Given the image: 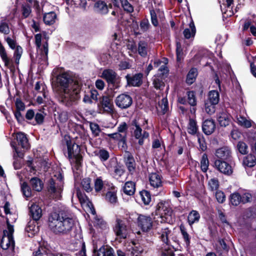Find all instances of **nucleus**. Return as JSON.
<instances>
[{
    "label": "nucleus",
    "instance_id": "obj_1",
    "mask_svg": "<svg viewBox=\"0 0 256 256\" xmlns=\"http://www.w3.org/2000/svg\"><path fill=\"white\" fill-rule=\"evenodd\" d=\"M58 87V100L66 106L76 104L80 99L81 80L80 78L72 76L68 72L58 74L56 78Z\"/></svg>",
    "mask_w": 256,
    "mask_h": 256
},
{
    "label": "nucleus",
    "instance_id": "obj_2",
    "mask_svg": "<svg viewBox=\"0 0 256 256\" xmlns=\"http://www.w3.org/2000/svg\"><path fill=\"white\" fill-rule=\"evenodd\" d=\"M74 226V220L70 214L64 212L54 213L48 218V226L56 234H67Z\"/></svg>",
    "mask_w": 256,
    "mask_h": 256
},
{
    "label": "nucleus",
    "instance_id": "obj_3",
    "mask_svg": "<svg viewBox=\"0 0 256 256\" xmlns=\"http://www.w3.org/2000/svg\"><path fill=\"white\" fill-rule=\"evenodd\" d=\"M62 180V174L58 173V176L55 175L54 178L48 180V190L52 198L58 200L60 198L64 184Z\"/></svg>",
    "mask_w": 256,
    "mask_h": 256
},
{
    "label": "nucleus",
    "instance_id": "obj_4",
    "mask_svg": "<svg viewBox=\"0 0 256 256\" xmlns=\"http://www.w3.org/2000/svg\"><path fill=\"white\" fill-rule=\"evenodd\" d=\"M64 141L68 148V158L71 162H76L79 166L82 160L79 146L72 141L69 137L65 136Z\"/></svg>",
    "mask_w": 256,
    "mask_h": 256
},
{
    "label": "nucleus",
    "instance_id": "obj_5",
    "mask_svg": "<svg viewBox=\"0 0 256 256\" xmlns=\"http://www.w3.org/2000/svg\"><path fill=\"white\" fill-rule=\"evenodd\" d=\"M8 229L4 230V235L2 238L0 246L3 250L10 249L13 250L14 246V241L13 238L14 228L9 222L7 221Z\"/></svg>",
    "mask_w": 256,
    "mask_h": 256
},
{
    "label": "nucleus",
    "instance_id": "obj_6",
    "mask_svg": "<svg viewBox=\"0 0 256 256\" xmlns=\"http://www.w3.org/2000/svg\"><path fill=\"white\" fill-rule=\"evenodd\" d=\"M102 78H104L110 86L114 88H118L120 86V78L112 70H104L102 74Z\"/></svg>",
    "mask_w": 256,
    "mask_h": 256
},
{
    "label": "nucleus",
    "instance_id": "obj_7",
    "mask_svg": "<svg viewBox=\"0 0 256 256\" xmlns=\"http://www.w3.org/2000/svg\"><path fill=\"white\" fill-rule=\"evenodd\" d=\"M114 231L117 238L125 239L127 238L128 228L124 220L118 217L116 218Z\"/></svg>",
    "mask_w": 256,
    "mask_h": 256
},
{
    "label": "nucleus",
    "instance_id": "obj_8",
    "mask_svg": "<svg viewBox=\"0 0 256 256\" xmlns=\"http://www.w3.org/2000/svg\"><path fill=\"white\" fill-rule=\"evenodd\" d=\"M131 125L132 126V130L133 136L138 140V144L140 145H142L144 140L148 138L149 134L145 130L142 131L140 124H138L136 120L132 121Z\"/></svg>",
    "mask_w": 256,
    "mask_h": 256
},
{
    "label": "nucleus",
    "instance_id": "obj_9",
    "mask_svg": "<svg viewBox=\"0 0 256 256\" xmlns=\"http://www.w3.org/2000/svg\"><path fill=\"white\" fill-rule=\"evenodd\" d=\"M156 214L159 215L163 220L170 222L172 220L173 212L167 204L160 202L156 206Z\"/></svg>",
    "mask_w": 256,
    "mask_h": 256
},
{
    "label": "nucleus",
    "instance_id": "obj_10",
    "mask_svg": "<svg viewBox=\"0 0 256 256\" xmlns=\"http://www.w3.org/2000/svg\"><path fill=\"white\" fill-rule=\"evenodd\" d=\"M132 103V97L127 94H122L118 96L115 100V104L121 109L129 108Z\"/></svg>",
    "mask_w": 256,
    "mask_h": 256
},
{
    "label": "nucleus",
    "instance_id": "obj_11",
    "mask_svg": "<svg viewBox=\"0 0 256 256\" xmlns=\"http://www.w3.org/2000/svg\"><path fill=\"white\" fill-rule=\"evenodd\" d=\"M138 225L143 232H148L152 228V219L149 216L140 214L138 218Z\"/></svg>",
    "mask_w": 256,
    "mask_h": 256
},
{
    "label": "nucleus",
    "instance_id": "obj_12",
    "mask_svg": "<svg viewBox=\"0 0 256 256\" xmlns=\"http://www.w3.org/2000/svg\"><path fill=\"white\" fill-rule=\"evenodd\" d=\"M142 74L138 73L133 76L127 74L126 76V78L129 86H140L142 82Z\"/></svg>",
    "mask_w": 256,
    "mask_h": 256
},
{
    "label": "nucleus",
    "instance_id": "obj_13",
    "mask_svg": "<svg viewBox=\"0 0 256 256\" xmlns=\"http://www.w3.org/2000/svg\"><path fill=\"white\" fill-rule=\"evenodd\" d=\"M216 168L220 172L226 175H230L232 173V166L224 161L217 160L214 162Z\"/></svg>",
    "mask_w": 256,
    "mask_h": 256
},
{
    "label": "nucleus",
    "instance_id": "obj_14",
    "mask_svg": "<svg viewBox=\"0 0 256 256\" xmlns=\"http://www.w3.org/2000/svg\"><path fill=\"white\" fill-rule=\"evenodd\" d=\"M41 42H42V34H38L35 35V42L37 48L40 49L41 54L43 57V58L45 60H47L48 54V43L46 42L42 45L41 48Z\"/></svg>",
    "mask_w": 256,
    "mask_h": 256
},
{
    "label": "nucleus",
    "instance_id": "obj_15",
    "mask_svg": "<svg viewBox=\"0 0 256 256\" xmlns=\"http://www.w3.org/2000/svg\"><path fill=\"white\" fill-rule=\"evenodd\" d=\"M114 250L108 246H102L100 248L94 246L93 256H110L114 253Z\"/></svg>",
    "mask_w": 256,
    "mask_h": 256
},
{
    "label": "nucleus",
    "instance_id": "obj_16",
    "mask_svg": "<svg viewBox=\"0 0 256 256\" xmlns=\"http://www.w3.org/2000/svg\"><path fill=\"white\" fill-rule=\"evenodd\" d=\"M100 102L104 110L109 113L113 112L114 105L112 99L108 96H103L100 98Z\"/></svg>",
    "mask_w": 256,
    "mask_h": 256
},
{
    "label": "nucleus",
    "instance_id": "obj_17",
    "mask_svg": "<svg viewBox=\"0 0 256 256\" xmlns=\"http://www.w3.org/2000/svg\"><path fill=\"white\" fill-rule=\"evenodd\" d=\"M216 156L222 160H228L231 156V151L230 148L227 146H224L216 150Z\"/></svg>",
    "mask_w": 256,
    "mask_h": 256
},
{
    "label": "nucleus",
    "instance_id": "obj_18",
    "mask_svg": "<svg viewBox=\"0 0 256 256\" xmlns=\"http://www.w3.org/2000/svg\"><path fill=\"white\" fill-rule=\"evenodd\" d=\"M30 216L34 220H38L42 216L41 208L36 204L33 203L30 207Z\"/></svg>",
    "mask_w": 256,
    "mask_h": 256
},
{
    "label": "nucleus",
    "instance_id": "obj_19",
    "mask_svg": "<svg viewBox=\"0 0 256 256\" xmlns=\"http://www.w3.org/2000/svg\"><path fill=\"white\" fill-rule=\"evenodd\" d=\"M124 163L130 172H132L136 168V162L132 156L128 152H126L124 155Z\"/></svg>",
    "mask_w": 256,
    "mask_h": 256
},
{
    "label": "nucleus",
    "instance_id": "obj_20",
    "mask_svg": "<svg viewBox=\"0 0 256 256\" xmlns=\"http://www.w3.org/2000/svg\"><path fill=\"white\" fill-rule=\"evenodd\" d=\"M202 130L206 135L211 134L214 130L216 125L214 122L212 120H206L202 124Z\"/></svg>",
    "mask_w": 256,
    "mask_h": 256
},
{
    "label": "nucleus",
    "instance_id": "obj_21",
    "mask_svg": "<svg viewBox=\"0 0 256 256\" xmlns=\"http://www.w3.org/2000/svg\"><path fill=\"white\" fill-rule=\"evenodd\" d=\"M26 230L29 233L28 236H32L39 232V226L38 225L37 220L30 221L26 228Z\"/></svg>",
    "mask_w": 256,
    "mask_h": 256
},
{
    "label": "nucleus",
    "instance_id": "obj_22",
    "mask_svg": "<svg viewBox=\"0 0 256 256\" xmlns=\"http://www.w3.org/2000/svg\"><path fill=\"white\" fill-rule=\"evenodd\" d=\"M0 56L5 66L8 68H12L13 66L12 60L8 57L4 48L1 44H0Z\"/></svg>",
    "mask_w": 256,
    "mask_h": 256
},
{
    "label": "nucleus",
    "instance_id": "obj_23",
    "mask_svg": "<svg viewBox=\"0 0 256 256\" xmlns=\"http://www.w3.org/2000/svg\"><path fill=\"white\" fill-rule=\"evenodd\" d=\"M16 139L18 144L24 149L28 150L30 146L28 140L26 135L22 132H18L16 134Z\"/></svg>",
    "mask_w": 256,
    "mask_h": 256
},
{
    "label": "nucleus",
    "instance_id": "obj_24",
    "mask_svg": "<svg viewBox=\"0 0 256 256\" xmlns=\"http://www.w3.org/2000/svg\"><path fill=\"white\" fill-rule=\"evenodd\" d=\"M149 50L148 44L144 40H140L138 45L137 51L142 57L146 58Z\"/></svg>",
    "mask_w": 256,
    "mask_h": 256
},
{
    "label": "nucleus",
    "instance_id": "obj_25",
    "mask_svg": "<svg viewBox=\"0 0 256 256\" xmlns=\"http://www.w3.org/2000/svg\"><path fill=\"white\" fill-rule=\"evenodd\" d=\"M150 184L154 188H159L162 186L161 176L157 173H152L149 176Z\"/></svg>",
    "mask_w": 256,
    "mask_h": 256
},
{
    "label": "nucleus",
    "instance_id": "obj_26",
    "mask_svg": "<svg viewBox=\"0 0 256 256\" xmlns=\"http://www.w3.org/2000/svg\"><path fill=\"white\" fill-rule=\"evenodd\" d=\"M112 7V4H110L108 6L104 2L101 0H98L94 4L96 10L103 14H107L108 12V8H111Z\"/></svg>",
    "mask_w": 256,
    "mask_h": 256
},
{
    "label": "nucleus",
    "instance_id": "obj_27",
    "mask_svg": "<svg viewBox=\"0 0 256 256\" xmlns=\"http://www.w3.org/2000/svg\"><path fill=\"white\" fill-rule=\"evenodd\" d=\"M218 120L221 126L226 127L230 124V116L226 112H220L218 114Z\"/></svg>",
    "mask_w": 256,
    "mask_h": 256
},
{
    "label": "nucleus",
    "instance_id": "obj_28",
    "mask_svg": "<svg viewBox=\"0 0 256 256\" xmlns=\"http://www.w3.org/2000/svg\"><path fill=\"white\" fill-rule=\"evenodd\" d=\"M196 32V30L194 23L192 22L189 24V28L184 30L183 34L186 38L189 39L194 36Z\"/></svg>",
    "mask_w": 256,
    "mask_h": 256
},
{
    "label": "nucleus",
    "instance_id": "obj_29",
    "mask_svg": "<svg viewBox=\"0 0 256 256\" xmlns=\"http://www.w3.org/2000/svg\"><path fill=\"white\" fill-rule=\"evenodd\" d=\"M136 190L135 184L132 181L126 182L123 186L124 193L128 196H132Z\"/></svg>",
    "mask_w": 256,
    "mask_h": 256
},
{
    "label": "nucleus",
    "instance_id": "obj_30",
    "mask_svg": "<svg viewBox=\"0 0 256 256\" xmlns=\"http://www.w3.org/2000/svg\"><path fill=\"white\" fill-rule=\"evenodd\" d=\"M30 184L33 190L37 192H40L43 188L42 181L37 177H34L30 180Z\"/></svg>",
    "mask_w": 256,
    "mask_h": 256
},
{
    "label": "nucleus",
    "instance_id": "obj_31",
    "mask_svg": "<svg viewBox=\"0 0 256 256\" xmlns=\"http://www.w3.org/2000/svg\"><path fill=\"white\" fill-rule=\"evenodd\" d=\"M220 100V94L217 90H213L209 92L208 99L206 100L212 104H217Z\"/></svg>",
    "mask_w": 256,
    "mask_h": 256
},
{
    "label": "nucleus",
    "instance_id": "obj_32",
    "mask_svg": "<svg viewBox=\"0 0 256 256\" xmlns=\"http://www.w3.org/2000/svg\"><path fill=\"white\" fill-rule=\"evenodd\" d=\"M56 15L54 12H52L46 14L44 16V23L48 25H52L54 23Z\"/></svg>",
    "mask_w": 256,
    "mask_h": 256
},
{
    "label": "nucleus",
    "instance_id": "obj_33",
    "mask_svg": "<svg viewBox=\"0 0 256 256\" xmlns=\"http://www.w3.org/2000/svg\"><path fill=\"white\" fill-rule=\"evenodd\" d=\"M181 234L182 236V238L187 246L190 244V236L187 232V230L186 227L181 224L180 226Z\"/></svg>",
    "mask_w": 256,
    "mask_h": 256
},
{
    "label": "nucleus",
    "instance_id": "obj_34",
    "mask_svg": "<svg viewBox=\"0 0 256 256\" xmlns=\"http://www.w3.org/2000/svg\"><path fill=\"white\" fill-rule=\"evenodd\" d=\"M198 75V71L196 68H192L189 71L187 74L186 82L189 84H192L195 80Z\"/></svg>",
    "mask_w": 256,
    "mask_h": 256
},
{
    "label": "nucleus",
    "instance_id": "obj_35",
    "mask_svg": "<svg viewBox=\"0 0 256 256\" xmlns=\"http://www.w3.org/2000/svg\"><path fill=\"white\" fill-rule=\"evenodd\" d=\"M157 109L162 114H164L168 112V106L167 98H163L160 102H159Z\"/></svg>",
    "mask_w": 256,
    "mask_h": 256
},
{
    "label": "nucleus",
    "instance_id": "obj_36",
    "mask_svg": "<svg viewBox=\"0 0 256 256\" xmlns=\"http://www.w3.org/2000/svg\"><path fill=\"white\" fill-rule=\"evenodd\" d=\"M243 164L248 167L254 166L256 164V158L255 156L252 154L247 156L244 159Z\"/></svg>",
    "mask_w": 256,
    "mask_h": 256
},
{
    "label": "nucleus",
    "instance_id": "obj_37",
    "mask_svg": "<svg viewBox=\"0 0 256 256\" xmlns=\"http://www.w3.org/2000/svg\"><path fill=\"white\" fill-rule=\"evenodd\" d=\"M108 136L110 138L122 142L124 144H126V134L121 133L118 131L116 132L109 134Z\"/></svg>",
    "mask_w": 256,
    "mask_h": 256
},
{
    "label": "nucleus",
    "instance_id": "obj_38",
    "mask_svg": "<svg viewBox=\"0 0 256 256\" xmlns=\"http://www.w3.org/2000/svg\"><path fill=\"white\" fill-rule=\"evenodd\" d=\"M200 218L198 212L196 210H192L188 214V222L190 225L192 226L196 222H198Z\"/></svg>",
    "mask_w": 256,
    "mask_h": 256
},
{
    "label": "nucleus",
    "instance_id": "obj_39",
    "mask_svg": "<svg viewBox=\"0 0 256 256\" xmlns=\"http://www.w3.org/2000/svg\"><path fill=\"white\" fill-rule=\"evenodd\" d=\"M198 130V127L196 122L194 120L190 118L188 126V132L191 134H194Z\"/></svg>",
    "mask_w": 256,
    "mask_h": 256
},
{
    "label": "nucleus",
    "instance_id": "obj_40",
    "mask_svg": "<svg viewBox=\"0 0 256 256\" xmlns=\"http://www.w3.org/2000/svg\"><path fill=\"white\" fill-rule=\"evenodd\" d=\"M230 202L233 206H238L242 202L241 195L238 192H234L231 194L230 196Z\"/></svg>",
    "mask_w": 256,
    "mask_h": 256
},
{
    "label": "nucleus",
    "instance_id": "obj_41",
    "mask_svg": "<svg viewBox=\"0 0 256 256\" xmlns=\"http://www.w3.org/2000/svg\"><path fill=\"white\" fill-rule=\"evenodd\" d=\"M171 231L168 228L162 229L160 233V238L161 240L166 244H168V236Z\"/></svg>",
    "mask_w": 256,
    "mask_h": 256
},
{
    "label": "nucleus",
    "instance_id": "obj_42",
    "mask_svg": "<svg viewBox=\"0 0 256 256\" xmlns=\"http://www.w3.org/2000/svg\"><path fill=\"white\" fill-rule=\"evenodd\" d=\"M237 123L240 126L248 128L252 126L251 120H247L246 118L240 116L237 118Z\"/></svg>",
    "mask_w": 256,
    "mask_h": 256
},
{
    "label": "nucleus",
    "instance_id": "obj_43",
    "mask_svg": "<svg viewBox=\"0 0 256 256\" xmlns=\"http://www.w3.org/2000/svg\"><path fill=\"white\" fill-rule=\"evenodd\" d=\"M120 5L124 10L128 12L132 13L134 12V7L130 4L128 0H120Z\"/></svg>",
    "mask_w": 256,
    "mask_h": 256
},
{
    "label": "nucleus",
    "instance_id": "obj_44",
    "mask_svg": "<svg viewBox=\"0 0 256 256\" xmlns=\"http://www.w3.org/2000/svg\"><path fill=\"white\" fill-rule=\"evenodd\" d=\"M106 200L110 204H116L118 201L116 194L114 192L109 191L106 194Z\"/></svg>",
    "mask_w": 256,
    "mask_h": 256
},
{
    "label": "nucleus",
    "instance_id": "obj_45",
    "mask_svg": "<svg viewBox=\"0 0 256 256\" xmlns=\"http://www.w3.org/2000/svg\"><path fill=\"white\" fill-rule=\"evenodd\" d=\"M209 166V161L208 156L206 154H204L202 158L200 161V168L201 170L204 172H206L208 169Z\"/></svg>",
    "mask_w": 256,
    "mask_h": 256
},
{
    "label": "nucleus",
    "instance_id": "obj_46",
    "mask_svg": "<svg viewBox=\"0 0 256 256\" xmlns=\"http://www.w3.org/2000/svg\"><path fill=\"white\" fill-rule=\"evenodd\" d=\"M140 195L144 203L146 205L148 204L151 200L150 192L147 190H142L140 192Z\"/></svg>",
    "mask_w": 256,
    "mask_h": 256
},
{
    "label": "nucleus",
    "instance_id": "obj_47",
    "mask_svg": "<svg viewBox=\"0 0 256 256\" xmlns=\"http://www.w3.org/2000/svg\"><path fill=\"white\" fill-rule=\"evenodd\" d=\"M216 104H212L210 102L206 101L204 104V109L206 112L209 114H212L215 112V106Z\"/></svg>",
    "mask_w": 256,
    "mask_h": 256
},
{
    "label": "nucleus",
    "instance_id": "obj_48",
    "mask_svg": "<svg viewBox=\"0 0 256 256\" xmlns=\"http://www.w3.org/2000/svg\"><path fill=\"white\" fill-rule=\"evenodd\" d=\"M21 189L24 196L26 198H29L32 196L31 189L26 182L22 184Z\"/></svg>",
    "mask_w": 256,
    "mask_h": 256
},
{
    "label": "nucleus",
    "instance_id": "obj_49",
    "mask_svg": "<svg viewBox=\"0 0 256 256\" xmlns=\"http://www.w3.org/2000/svg\"><path fill=\"white\" fill-rule=\"evenodd\" d=\"M188 102L192 106H194L196 104V100L194 92L193 91H190L187 92Z\"/></svg>",
    "mask_w": 256,
    "mask_h": 256
},
{
    "label": "nucleus",
    "instance_id": "obj_50",
    "mask_svg": "<svg viewBox=\"0 0 256 256\" xmlns=\"http://www.w3.org/2000/svg\"><path fill=\"white\" fill-rule=\"evenodd\" d=\"M237 148L239 152L242 154H245L248 152V146L243 142H239L237 144Z\"/></svg>",
    "mask_w": 256,
    "mask_h": 256
},
{
    "label": "nucleus",
    "instance_id": "obj_51",
    "mask_svg": "<svg viewBox=\"0 0 256 256\" xmlns=\"http://www.w3.org/2000/svg\"><path fill=\"white\" fill-rule=\"evenodd\" d=\"M82 185L83 188L87 192H90L92 188L90 186V180L89 178H86L82 180Z\"/></svg>",
    "mask_w": 256,
    "mask_h": 256
},
{
    "label": "nucleus",
    "instance_id": "obj_52",
    "mask_svg": "<svg viewBox=\"0 0 256 256\" xmlns=\"http://www.w3.org/2000/svg\"><path fill=\"white\" fill-rule=\"evenodd\" d=\"M153 84L156 88L158 90H162L164 86V82L160 78L157 77H154L153 78Z\"/></svg>",
    "mask_w": 256,
    "mask_h": 256
},
{
    "label": "nucleus",
    "instance_id": "obj_53",
    "mask_svg": "<svg viewBox=\"0 0 256 256\" xmlns=\"http://www.w3.org/2000/svg\"><path fill=\"white\" fill-rule=\"evenodd\" d=\"M22 53V47L19 46H16L14 53V58H15V62L16 64H19V61L21 58Z\"/></svg>",
    "mask_w": 256,
    "mask_h": 256
},
{
    "label": "nucleus",
    "instance_id": "obj_54",
    "mask_svg": "<svg viewBox=\"0 0 256 256\" xmlns=\"http://www.w3.org/2000/svg\"><path fill=\"white\" fill-rule=\"evenodd\" d=\"M97 156H98L100 160L103 162L106 160L110 156L108 152L104 149L100 150L98 151Z\"/></svg>",
    "mask_w": 256,
    "mask_h": 256
},
{
    "label": "nucleus",
    "instance_id": "obj_55",
    "mask_svg": "<svg viewBox=\"0 0 256 256\" xmlns=\"http://www.w3.org/2000/svg\"><path fill=\"white\" fill-rule=\"evenodd\" d=\"M140 29L142 32H146L150 28V24L147 19L142 20L140 24Z\"/></svg>",
    "mask_w": 256,
    "mask_h": 256
},
{
    "label": "nucleus",
    "instance_id": "obj_56",
    "mask_svg": "<svg viewBox=\"0 0 256 256\" xmlns=\"http://www.w3.org/2000/svg\"><path fill=\"white\" fill-rule=\"evenodd\" d=\"M10 32L8 24L5 22H2L0 23V32L4 34H8L10 33Z\"/></svg>",
    "mask_w": 256,
    "mask_h": 256
},
{
    "label": "nucleus",
    "instance_id": "obj_57",
    "mask_svg": "<svg viewBox=\"0 0 256 256\" xmlns=\"http://www.w3.org/2000/svg\"><path fill=\"white\" fill-rule=\"evenodd\" d=\"M90 130L94 134L95 136H98L100 130V128L99 126L96 123H90Z\"/></svg>",
    "mask_w": 256,
    "mask_h": 256
},
{
    "label": "nucleus",
    "instance_id": "obj_58",
    "mask_svg": "<svg viewBox=\"0 0 256 256\" xmlns=\"http://www.w3.org/2000/svg\"><path fill=\"white\" fill-rule=\"evenodd\" d=\"M216 198L217 201L220 204L223 203L226 200V196L224 193L220 190L216 192Z\"/></svg>",
    "mask_w": 256,
    "mask_h": 256
},
{
    "label": "nucleus",
    "instance_id": "obj_59",
    "mask_svg": "<svg viewBox=\"0 0 256 256\" xmlns=\"http://www.w3.org/2000/svg\"><path fill=\"white\" fill-rule=\"evenodd\" d=\"M44 117V116L43 112H40L36 113L34 116L36 123L34 124H42L43 122Z\"/></svg>",
    "mask_w": 256,
    "mask_h": 256
},
{
    "label": "nucleus",
    "instance_id": "obj_60",
    "mask_svg": "<svg viewBox=\"0 0 256 256\" xmlns=\"http://www.w3.org/2000/svg\"><path fill=\"white\" fill-rule=\"evenodd\" d=\"M241 198L242 202L246 204L250 202L252 198V196L249 192H244L242 194V196H241Z\"/></svg>",
    "mask_w": 256,
    "mask_h": 256
},
{
    "label": "nucleus",
    "instance_id": "obj_61",
    "mask_svg": "<svg viewBox=\"0 0 256 256\" xmlns=\"http://www.w3.org/2000/svg\"><path fill=\"white\" fill-rule=\"evenodd\" d=\"M150 14L152 23L154 26H157L158 24V22L157 20L156 14L154 10L152 9L150 10Z\"/></svg>",
    "mask_w": 256,
    "mask_h": 256
},
{
    "label": "nucleus",
    "instance_id": "obj_62",
    "mask_svg": "<svg viewBox=\"0 0 256 256\" xmlns=\"http://www.w3.org/2000/svg\"><path fill=\"white\" fill-rule=\"evenodd\" d=\"M103 182L102 180L99 178L96 179L94 184V188L96 192L100 191L103 188Z\"/></svg>",
    "mask_w": 256,
    "mask_h": 256
},
{
    "label": "nucleus",
    "instance_id": "obj_63",
    "mask_svg": "<svg viewBox=\"0 0 256 256\" xmlns=\"http://www.w3.org/2000/svg\"><path fill=\"white\" fill-rule=\"evenodd\" d=\"M208 184L212 190H216L218 188V182L214 178L211 179L209 181Z\"/></svg>",
    "mask_w": 256,
    "mask_h": 256
},
{
    "label": "nucleus",
    "instance_id": "obj_64",
    "mask_svg": "<svg viewBox=\"0 0 256 256\" xmlns=\"http://www.w3.org/2000/svg\"><path fill=\"white\" fill-rule=\"evenodd\" d=\"M31 13V8L29 6H24L22 8V14L24 18H27Z\"/></svg>",
    "mask_w": 256,
    "mask_h": 256
}]
</instances>
